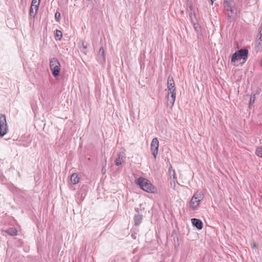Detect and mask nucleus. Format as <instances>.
<instances>
[{"label":"nucleus","mask_w":262,"mask_h":262,"mask_svg":"<svg viewBox=\"0 0 262 262\" xmlns=\"http://www.w3.org/2000/svg\"><path fill=\"white\" fill-rule=\"evenodd\" d=\"M136 183L139 185L140 187L145 191L153 193L156 190L155 187L151 184L150 182L143 177L139 178L136 181Z\"/></svg>","instance_id":"1"},{"label":"nucleus","mask_w":262,"mask_h":262,"mask_svg":"<svg viewBox=\"0 0 262 262\" xmlns=\"http://www.w3.org/2000/svg\"><path fill=\"white\" fill-rule=\"evenodd\" d=\"M203 199L202 194L201 191H196L192 196L190 203L189 208L192 210L198 209L200 202Z\"/></svg>","instance_id":"2"},{"label":"nucleus","mask_w":262,"mask_h":262,"mask_svg":"<svg viewBox=\"0 0 262 262\" xmlns=\"http://www.w3.org/2000/svg\"><path fill=\"white\" fill-rule=\"evenodd\" d=\"M248 51L247 49H241L236 51L233 54L231 58V62H235L236 61L243 59V62H245L248 58Z\"/></svg>","instance_id":"3"},{"label":"nucleus","mask_w":262,"mask_h":262,"mask_svg":"<svg viewBox=\"0 0 262 262\" xmlns=\"http://www.w3.org/2000/svg\"><path fill=\"white\" fill-rule=\"evenodd\" d=\"M50 69L54 77L59 75L60 71V64L56 58H52L50 60Z\"/></svg>","instance_id":"4"},{"label":"nucleus","mask_w":262,"mask_h":262,"mask_svg":"<svg viewBox=\"0 0 262 262\" xmlns=\"http://www.w3.org/2000/svg\"><path fill=\"white\" fill-rule=\"evenodd\" d=\"M8 130L6 118L5 115H0V137L5 135Z\"/></svg>","instance_id":"5"},{"label":"nucleus","mask_w":262,"mask_h":262,"mask_svg":"<svg viewBox=\"0 0 262 262\" xmlns=\"http://www.w3.org/2000/svg\"><path fill=\"white\" fill-rule=\"evenodd\" d=\"M159 146V142L157 138L152 139L150 144V149L155 158H156L158 152V149Z\"/></svg>","instance_id":"6"},{"label":"nucleus","mask_w":262,"mask_h":262,"mask_svg":"<svg viewBox=\"0 0 262 262\" xmlns=\"http://www.w3.org/2000/svg\"><path fill=\"white\" fill-rule=\"evenodd\" d=\"M167 86L169 95L170 94V93L176 92L175 83L173 77L171 76H169L168 77Z\"/></svg>","instance_id":"7"},{"label":"nucleus","mask_w":262,"mask_h":262,"mask_svg":"<svg viewBox=\"0 0 262 262\" xmlns=\"http://www.w3.org/2000/svg\"><path fill=\"white\" fill-rule=\"evenodd\" d=\"M176 97V92H173V93H170V95H169V94H167V106H169L170 107H172V106L173 105L174 103L175 102Z\"/></svg>","instance_id":"8"},{"label":"nucleus","mask_w":262,"mask_h":262,"mask_svg":"<svg viewBox=\"0 0 262 262\" xmlns=\"http://www.w3.org/2000/svg\"><path fill=\"white\" fill-rule=\"evenodd\" d=\"M224 7L227 11H229L235 7V3L233 0H224Z\"/></svg>","instance_id":"9"},{"label":"nucleus","mask_w":262,"mask_h":262,"mask_svg":"<svg viewBox=\"0 0 262 262\" xmlns=\"http://www.w3.org/2000/svg\"><path fill=\"white\" fill-rule=\"evenodd\" d=\"M191 223L193 225V226L195 227L199 230H201L203 228V222H202L201 220H200L199 219H195V218L192 219H191Z\"/></svg>","instance_id":"10"},{"label":"nucleus","mask_w":262,"mask_h":262,"mask_svg":"<svg viewBox=\"0 0 262 262\" xmlns=\"http://www.w3.org/2000/svg\"><path fill=\"white\" fill-rule=\"evenodd\" d=\"M124 156L121 153H119L117 158L115 161V163L116 166H120L122 164L123 161Z\"/></svg>","instance_id":"11"},{"label":"nucleus","mask_w":262,"mask_h":262,"mask_svg":"<svg viewBox=\"0 0 262 262\" xmlns=\"http://www.w3.org/2000/svg\"><path fill=\"white\" fill-rule=\"evenodd\" d=\"M135 225L138 226L141 223L142 220V215L140 214L135 215L134 217Z\"/></svg>","instance_id":"12"},{"label":"nucleus","mask_w":262,"mask_h":262,"mask_svg":"<svg viewBox=\"0 0 262 262\" xmlns=\"http://www.w3.org/2000/svg\"><path fill=\"white\" fill-rule=\"evenodd\" d=\"M79 178L77 173H74L71 176V182L73 184H76L79 182Z\"/></svg>","instance_id":"13"},{"label":"nucleus","mask_w":262,"mask_h":262,"mask_svg":"<svg viewBox=\"0 0 262 262\" xmlns=\"http://www.w3.org/2000/svg\"><path fill=\"white\" fill-rule=\"evenodd\" d=\"M8 234L11 236H15L17 235V231L15 228H10L6 231Z\"/></svg>","instance_id":"14"},{"label":"nucleus","mask_w":262,"mask_h":262,"mask_svg":"<svg viewBox=\"0 0 262 262\" xmlns=\"http://www.w3.org/2000/svg\"><path fill=\"white\" fill-rule=\"evenodd\" d=\"M38 8H34V7H33L32 5L31 6L30 9V15L31 17H35L36 16L37 10Z\"/></svg>","instance_id":"15"},{"label":"nucleus","mask_w":262,"mask_h":262,"mask_svg":"<svg viewBox=\"0 0 262 262\" xmlns=\"http://www.w3.org/2000/svg\"><path fill=\"white\" fill-rule=\"evenodd\" d=\"M234 9H232L229 11H228V19L229 21L231 22L234 19Z\"/></svg>","instance_id":"16"},{"label":"nucleus","mask_w":262,"mask_h":262,"mask_svg":"<svg viewBox=\"0 0 262 262\" xmlns=\"http://www.w3.org/2000/svg\"><path fill=\"white\" fill-rule=\"evenodd\" d=\"M255 50L256 52H260L262 51V41H260V39L257 40L255 46Z\"/></svg>","instance_id":"17"},{"label":"nucleus","mask_w":262,"mask_h":262,"mask_svg":"<svg viewBox=\"0 0 262 262\" xmlns=\"http://www.w3.org/2000/svg\"><path fill=\"white\" fill-rule=\"evenodd\" d=\"M55 37L57 40H60L62 37V32L60 30H56Z\"/></svg>","instance_id":"18"},{"label":"nucleus","mask_w":262,"mask_h":262,"mask_svg":"<svg viewBox=\"0 0 262 262\" xmlns=\"http://www.w3.org/2000/svg\"><path fill=\"white\" fill-rule=\"evenodd\" d=\"M193 27L195 32L199 34L201 32V28L200 25L198 23H194L193 24Z\"/></svg>","instance_id":"19"},{"label":"nucleus","mask_w":262,"mask_h":262,"mask_svg":"<svg viewBox=\"0 0 262 262\" xmlns=\"http://www.w3.org/2000/svg\"><path fill=\"white\" fill-rule=\"evenodd\" d=\"M40 0H32L31 5L34 7V8H38V6L40 4Z\"/></svg>","instance_id":"20"},{"label":"nucleus","mask_w":262,"mask_h":262,"mask_svg":"<svg viewBox=\"0 0 262 262\" xmlns=\"http://www.w3.org/2000/svg\"><path fill=\"white\" fill-rule=\"evenodd\" d=\"M255 154L257 156L262 158V146L258 147L256 148Z\"/></svg>","instance_id":"21"},{"label":"nucleus","mask_w":262,"mask_h":262,"mask_svg":"<svg viewBox=\"0 0 262 262\" xmlns=\"http://www.w3.org/2000/svg\"><path fill=\"white\" fill-rule=\"evenodd\" d=\"M55 18L56 21L59 22L60 18V13L59 12H56L55 14Z\"/></svg>","instance_id":"22"},{"label":"nucleus","mask_w":262,"mask_h":262,"mask_svg":"<svg viewBox=\"0 0 262 262\" xmlns=\"http://www.w3.org/2000/svg\"><path fill=\"white\" fill-rule=\"evenodd\" d=\"M255 95L253 96H251L250 98V102H249V106L250 107L251 105H253V103L255 101Z\"/></svg>","instance_id":"23"},{"label":"nucleus","mask_w":262,"mask_h":262,"mask_svg":"<svg viewBox=\"0 0 262 262\" xmlns=\"http://www.w3.org/2000/svg\"><path fill=\"white\" fill-rule=\"evenodd\" d=\"M104 51L103 47H101L99 49V54L102 56L104 57Z\"/></svg>","instance_id":"24"},{"label":"nucleus","mask_w":262,"mask_h":262,"mask_svg":"<svg viewBox=\"0 0 262 262\" xmlns=\"http://www.w3.org/2000/svg\"><path fill=\"white\" fill-rule=\"evenodd\" d=\"M256 247H257V245H256V244L253 243V244H252L251 245V248H253H253H256Z\"/></svg>","instance_id":"25"},{"label":"nucleus","mask_w":262,"mask_h":262,"mask_svg":"<svg viewBox=\"0 0 262 262\" xmlns=\"http://www.w3.org/2000/svg\"><path fill=\"white\" fill-rule=\"evenodd\" d=\"M214 0H210L211 1V5H213V2H214Z\"/></svg>","instance_id":"26"},{"label":"nucleus","mask_w":262,"mask_h":262,"mask_svg":"<svg viewBox=\"0 0 262 262\" xmlns=\"http://www.w3.org/2000/svg\"><path fill=\"white\" fill-rule=\"evenodd\" d=\"M260 66L262 67V58L260 60Z\"/></svg>","instance_id":"27"},{"label":"nucleus","mask_w":262,"mask_h":262,"mask_svg":"<svg viewBox=\"0 0 262 262\" xmlns=\"http://www.w3.org/2000/svg\"><path fill=\"white\" fill-rule=\"evenodd\" d=\"M83 48H85V49H86V48H87L86 46V45L85 46V45H84L83 44Z\"/></svg>","instance_id":"28"},{"label":"nucleus","mask_w":262,"mask_h":262,"mask_svg":"<svg viewBox=\"0 0 262 262\" xmlns=\"http://www.w3.org/2000/svg\"><path fill=\"white\" fill-rule=\"evenodd\" d=\"M173 178H174L175 172H174V170L173 171Z\"/></svg>","instance_id":"29"},{"label":"nucleus","mask_w":262,"mask_h":262,"mask_svg":"<svg viewBox=\"0 0 262 262\" xmlns=\"http://www.w3.org/2000/svg\"><path fill=\"white\" fill-rule=\"evenodd\" d=\"M171 167H170L169 168V171H170V169H171Z\"/></svg>","instance_id":"30"},{"label":"nucleus","mask_w":262,"mask_h":262,"mask_svg":"<svg viewBox=\"0 0 262 262\" xmlns=\"http://www.w3.org/2000/svg\"><path fill=\"white\" fill-rule=\"evenodd\" d=\"M104 168L103 169H102V170H103V171H104V170H103Z\"/></svg>","instance_id":"31"},{"label":"nucleus","mask_w":262,"mask_h":262,"mask_svg":"<svg viewBox=\"0 0 262 262\" xmlns=\"http://www.w3.org/2000/svg\"><path fill=\"white\" fill-rule=\"evenodd\" d=\"M104 168L103 169H102V170H103V171H104V170H103Z\"/></svg>","instance_id":"32"}]
</instances>
